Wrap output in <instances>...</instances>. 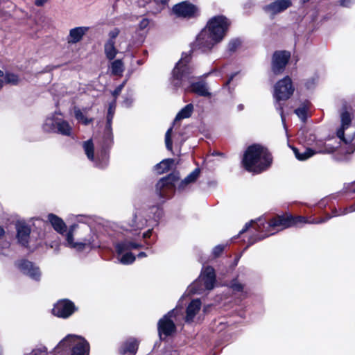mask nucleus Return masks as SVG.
<instances>
[{
    "mask_svg": "<svg viewBox=\"0 0 355 355\" xmlns=\"http://www.w3.org/2000/svg\"><path fill=\"white\" fill-rule=\"evenodd\" d=\"M77 220L78 223L71 225L66 234V245L77 251L99 247L98 235L92 229L94 219L78 216Z\"/></svg>",
    "mask_w": 355,
    "mask_h": 355,
    "instance_id": "nucleus-1",
    "label": "nucleus"
},
{
    "mask_svg": "<svg viewBox=\"0 0 355 355\" xmlns=\"http://www.w3.org/2000/svg\"><path fill=\"white\" fill-rule=\"evenodd\" d=\"M190 55L182 53L181 59L173 71L172 84L175 88L182 87L186 92H193L199 96L209 97L207 84L205 82H193V69L189 65Z\"/></svg>",
    "mask_w": 355,
    "mask_h": 355,
    "instance_id": "nucleus-2",
    "label": "nucleus"
},
{
    "mask_svg": "<svg viewBox=\"0 0 355 355\" xmlns=\"http://www.w3.org/2000/svg\"><path fill=\"white\" fill-rule=\"evenodd\" d=\"M272 157L268 150L259 145H252L245 150L243 166L249 172L259 173L266 170L271 164Z\"/></svg>",
    "mask_w": 355,
    "mask_h": 355,
    "instance_id": "nucleus-3",
    "label": "nucleus"
},
{
    "mask_svg": "<svg viewBox=\"0 0 355 355\" xmlns=\"http://www.w3.org/2000/svg\"><path fill=\"white\" fill-rule=\"evenodd\" d=\"M71 349V355H89V344L82 336L69 334L65 336L54 349V353L56 355H63L67 354Z\"/></svg>",
    "mask_w": 355,
    "mask_h": 355,
    "instance_id": "nucleus-4",
    "label": "nucleus"
},
{
    "mask_svg": "<svg viewBox=\"0 0 355 355\" xmlns=\"http://www.w3.org/2000/svg\"><path fill=\"white\" fill-rule=\"evenodd\" d=\"M112 135L110 130L107 131V137L103 141L102 149L94 155V146L92 139L84 141L83 147L87 158L92 161L94 166L100 168L106 167L109 162V155L106 150L112 144Z\"/></svg>",
    "mask_w": 355,
    "mask_h": 355,
    "instance_id": "nucleus-5",
    "label": "nucleus"
},
{
    "mask_svg": "<svg viewBox=\"0 0 355 355\" xmlns=\"http://www.w3.org/2000/svg\"><path fill=\"white\" fill-rule=\"evenodd\" d=\"M338 114L340 126L337 129L336 135L345 144H347L351 138L350 137H345V132L351 128L352 120L354 117V110L353 106L347 101H343L338 110Z\"/></svg>",
    "mask_w": 355,
    "mask_h": 355,
    "instance_id": "nucleus-6",
    "label": "nucleus"
},
{
    "mask_svg": "<svg viewBox=\"0 0 355 355\" xmlns=\"http://www.w3.org/2000/svg\"><path fill=\"white\" fill-rule=\"evenodd\" d=\"M182 315V309L177 306L159 320L158 333L161 339H164L175 333L176 329L175 323H178Z\"/></svg>",
    "mask_w": 355,
    "mask_h": 355,
    "instance_id": "nucleus-7",
    "label": "nucleus"
},
{
    "mask_svg": "<svg viewBox=\"0 0 355 355\" xmlns=\"http://www.w3.org/2000/svg\"><path fill=\"white\" fill-rule=\"evenodd\" d=\"M216 284V275L213 268H203L200 277L190 286L189 290L193 293L201 294L205 291L214 288Z\"/></svg>",
    "mask_w": 355,
    "mask_h": 355,
    "instance_id": "nucleus-8",
    "label": "nucleus"
},
{
    "mask_svg": "<svg viewBox=\"0 0 355 355\" xmlns=\"http://www.w3.org/2000/svg\"><path fill=\"white\" fill-rule=\"evenodd\" d=\"M55 113L46 119L43 124V130L46 132H57L64 136H71L72 128L68 121Z\"/></svg>",
    "mask_w": 355,
    "mask_h": 355,
    "instance_id": "nucleus-9",
    "label": "nucleus"
},
{
    "mask_svg": "<svg viewBox=\"0 0 355 355\" xmlns=\"http://www.w3.org/2000/svg\"><path fill=\"white\" fill-rule=\"evenodd\" d=\"M141 247V245L128 240L117 243L115 248L118 254L119 261L123 265L132 263L135 261V257L130 251Z\"/></svg>",
    "mask_w": 355,
    "mask_h": 355,
    "instance_id": "nucleus-10",
    "label": "nucleus"
},
{
    "mask_svg": "<svg viewBox=\"0 0 355 355\" xmlns=\"http://www.w3.org/2000/svg\"><path fill=\"white\" fill-rule=\"evenodd\" d=\"M229 24L230 23L226 17L216 16L208 21L205 28L220 42L223 39Z\"/></svg>",
    "mask_w": 355,
    "mask_h": 355,
    "instance_id": "nucleus-11",
    "label": "nucleus"
},
{
    "mask_svg": "<svg viewBox=\"0 0 355 355\" xmlns=\"http://www.w3.org/2000/svg\"><path fill=\"white\" fill-rule=\"evenodd\" d=\"M218 42L204 28L197 35L196 40L192 43L191 48L193 51L199 50L202 52H205L211 49Z\"/></svg>",
    "mask_w": 355,
    "mask_h": 355,
    "instance_id": "nucleus-12",
    "label": "nucleus"
},
{
    "mask_svg": "<svg viewBox=\"0 0 355 355\" xmlns=\"http://www.w3.org/2000/svg\"><path fill=\"white\" fill-rule=\"evenodd\" d=\"M294 92L291 79L286 76L277 82L274 87V98L277 102L289 98Z\"/></svg>",
    "mask_w": 355,
    "mask_h": 355,
    "instance_id": "nucleus-13",
    "label": "nucleus"
},
{
    "mask_svg": "<svg viewBox=\"0 0 355 355\" xmlns=\"http://www.w3.org/2000/svg\"><path fill=\"white\" fill-rule=\"evenodd\" d=\"M173 14L180 18L191 19L199 15V8L189 1H182L173 6Z\"/></svg>",
    "mask_w": 355,
    "mask_h": 355,
    "instance_id": "nucleus-14",
    "label": "nucleus"
},
{
    "mask_svg": "<svg viewBox=\"0 0 355 355\" xmlns=\"http://www.w3.org/2000/svg\"><path fill=\"white\" fill-rule=\"evenodd\" d=\"M292 222L293 220L291 218L289 215L277 216L272 218L269 223L266 224L268 231L265 234V236H261L259 239H263L265 236L272 235L275 232H278L286 228L292 227Z\"/></svg>",
    "mask_w": 355,
    "mask_h": 355,
    "instance_id": "nucleus-15",
    "label": "nucleus"
},
{
    "mask_svg": "<svg viewBox=\"0 0 355 355\" xmlns=\"http://www.w3.org/2000/svg\"><path fill=\"white\" fill-rule=\"evenodd\" d=\"M179 179L178 173H171L167 177L161 179L156 184L159 195L163 198H168L174 190L175 182Z\"/></svg>",
    "mask_w": 355,
    "mask_h": 355,
    "instance_id": "nucleus-16",
    "label": "nucleus"
},
{
    "mask_svg": "<svg viewBox=\"0 0 355 355\" xmlns=\"http://www.w3.org/2000/svg\"><path fill=\"white\" fill-rule=\"evenodd\" d=\"M73 303L68 300L58 301L52 309L53 314L62 318H69L75 311Z\"/></svg>",
    "mask_w": 355,
    "mask_h": 355,
    "instance_id": "nucleus-17",
    "label": "nucleus"
},
{
    "mask_svg": "<svg viewBox=\"0 0 355 355\" xmlns=\"http://www.w3.org/2000/svg\"><path fill=\"white\" fill-rule=\"evenodd\" d=\"M289 52L277 51L273 54L272 61V69L274 73L278 74L282 72L290 58Z\"/></svg>",
    "mask_w": 355,
    "mask_h": 355,
    "instance_id": "nucleus-18",
    "label": "nucleus"
},
{
    "mask_svg": "<svg viewBox=\"0 0 355 355\" xmlns=\"http://www.w3.org/2000/svg\"><path fill=\"white\" fill-rule=\"evenodd\" d=\"M16 266L24 274L28 275L33 279H40L41 276L40 269L33 263L26 260H21L16 263Z\"/></svg>",
    "mask_w": 355,
    "mask_h": 355,
    "instance_id": "nucleus-19",
    "label": "nucleus"
},
{
    "mask_svg": "<svg viewBox=\"0 0 355 355\" xmlns=\"http://www.w3.org/2000/svg\"><path fill=\"white\" fill-rule=\"evenodd\" d=\"M201 302L198 299L193 300L189 304L187 307L186 315L184 318L186 322L191 323L200 319L199 314L201 309Z\"/></svg>",
    "mask_w": 355,
    "mask_h": 355,
    "instance_id": "nucleus-20",
    "label": "nucleus"
},
{
    "mask_svg": "<svg viewBox=\"0 0 355 355\" xmlns=\"http://www.w3.org/2000/svg\"><path fill=\"white\" fill-rule=\"evenodd\" d=\"M291 6L290 0H277L265 7V11L270 15H275L286 10Z\"/></svg>",
    "mask_w": 355,
    "mask_h": 355,
    "instance_id": "nucleus-21",
    "label": "nucleus"
},
{
    "mask_svg": "<svg viewBox=\"0 0 355 355\" xmlns=\"http://www.w3.org/2000/svg\"><path fill=\"white\" fill-rule=\"evenodd\" d=\"M168 0H138L137 3L139 6L145 7L148 6V11L153 14L159 12L167 3Z\"/></svg>",
    "mask_w": 355,
    "mask_h": 355,
    "instance_id": "nucleus-22",
    "label": "nucleus"
},
{
    "mask_svg": "<svg viewBox=\"0 0 355 355\" xmlns=\"http://www.w3.org/2000/svg\"><path fill=\"white\" fill-rule=\"evenodd\" d=\"M89 28L86 26H79L71 28L67 36V42L69 44H76L80 42L83 36L88 31Z\"/></svg>",
    "mask_w": 355,
    "mask_h": 355,
    "instance_id": "nucleus-23",
    "label": "nucleus"
},
{
    "mask_svg": "<svg viewBox=\"0 0 355 355\" xmlns=\"http://www.w3.org/2000/svg\"><path fill=\"white\" fill-rule=\"evenodd\" d=\"M17 237L19 243H21L22 245H26L28 242L29 236L31 233V230L29 227L24 223H19L17 225Z\"/></svg>",
    "mask_w": 355,
    "mask_h": 355,
    "instance_id": "nucleus-24",
    "label": "nucleus"
},
{
    "mask_svg": "<svg viewBox=\"0 0 355 355\" xmlns=\"http://www.w3.org/2000/svg\"><path fill=\"white\" fill-rule=\"evenodd\" d=\"M148 220L144 218V215L141 213L136 214L132 219V223L129 225V227H125L127 231L137 232L143 229L147 224Z\"/></svg>",
    "mask_w": 355,
    "mask_h": 355,
    "instance_id": "nucleus-25",
    "label": "nucleus"
},
{
    "mask_svg": "<svg viewBox=\"0 0 355 355\" xmlns=\"http://www.w3.org/2000/svg\"><path fill=\"white\" fill-rule=\"evenodd\" d=\"M138 348V342L134 338L128 339L123 344L121 352L123 355H135Z\"/></svg>",
    "mask_w": 355,
    "mask_h": 355,
    "instance_id": "nucleus-26",
    "label": "nucleus"
},
{
    "mask_svg": "<svg viewBox=\"0 0 355 355\" xmlns=\"http://www.w3.org/2000/svg\"><path fill=\"white\" fill-rule=\"evenodd\" d=\"M48 220L54 230L58 233L63 234L66 231V225L60 218L53 214H50L48 216Z\"/></svg>",
    "mask_w": 355,
    "mask_h": 355,
    "instance_id": "nucleus-27",
    "label": "nucleus"
},
{
    "mask_svg": "<svg viewBox=\"0 0 355 355\" xmlns=\"http://www.w3.org/2000/svg\"><path fill=\"white\" fill-rule=\"evenodd\" d=\"M337 147L331 145V144H327L322 141H318L315 143L313 151L315 154H329L334 152Z\"/></svg>",
    "mask_w": 355,
    "mask_h": 355,
    "instance_id": "nucleus-28",
    "label": "nucleus"
},
{
    "mask_svg": "<svg viewBox=\"0 0 355 355\" xmlns=\"http://www.w3.org/2000/svg\"><path fill=\"white\" fill-rule=\"evenodd\" d=\"M104 53L108 60H114L118 53V50L115 46V42L111 40H107L104 44Z\"/></svg>",
    "mask_w": 355,
    "mask_h": 355,
    "instance_id": "nucleus-29",
    "label": "nucleus"
},
{
    "mask_svg": "<svg viewBox=\"0 0 355 355\" xmlns=\"http://www.w3.org/2000/svg\"><path fill=\"white\" fill-rule=\"evenodd\" d=\"M200 169L196 168L190 174H189L179 184L178 189H184L189 184L193 183L200 175Z\"/></svg>",
    "mask_w": 355,
    "mask_h": 355,
    "instance_id": "nucleus-30",
    "label": "nucleus"
},
{
    "mask_svg": "<svg viewBox=\"0 0 355 355\" xmlns=\"http://www.w3.org/2000/svg\"><path fill=\"white\" fill-rule=\"evenodd\" d=\"M289 216L293 220V222H292V226L296 225L298 223H315V224L322 223L326 222L327 220H328L329 219H330L331 218V216H327L325 218H321L320 219L308 221L306 219V218H304L303 216L293 217L291 215H289Z\"/></svg>",
    "mask_w": 355,
    "mask_h": 355,
    "instance_id": "nucleus-31",
    "label": "nucleus"
},
{
    "mask_svg": "<svg viewBox=\"0 0 355 355\" xmlns=\"http://www.w3.org/2000/svg\"><path fill=\"white\" fill-rule=\"evenodd\" d=\"M112 75L121 76L124 71V64L121 60H115L110 63L109 67Z\"/></svg>",
    "mask_w": 355,
    "mask_h": 355,
    "instance_id": "nucleus-32",
    "label": "nucleus"
},
{
    "mask_svg": "<svg viewBox=\"0 0 355 355\" xmlns=\"http://www.w3.org/2000/svg\"><path fill=\"white\" fill-rule=\"evenodd\" d=\"M173 163L174 159H164L155 166V170L159 174L164 173L170 169Z\"/></svg>",
    "mask_w": 355,
    "mask_h": 355,
    "instance_id": "nucleus-33",
    "label": "nucleus"
},
{
    "mask_svg": "<svg viewBox=\"0 0 355 355\" xmlns=\"http://www.w3.org/2000/svg\"><path fill=\"white\" fill-rule=\"evenodd\" d=\"M293 152L295 157L300 161H304L315 155V152L312 148H306L300 152L298 149L294 148Z\"/></svg>",
    "mask_w": 355,
    "mask_h": 355,
    "instance_id": "nucleus-34",
    "label": "nucleus"
},
{
    "mask_svg": "<svg viewBox=\"0 0 355 355\" xmlns=\"http://www.w3.org/2000/svg\"><path fill=\"white\" fill-rule=\"evenodd\" d=\"M193 107L191 104L187 105L177 114L175 121H179L183 119L189 118L193 112Z\"/></svg>",
    "mask_w": 355,
    "mask_h": 355,
    "instance_id": "nucleus-35",
    "label": "nucleus"
},
{
    "mask_svg": "<svg viewBox=\"0 0 355 355\" xmlns=\"http://www.w3.org/2000/svg\"><path fill=\"white\" fill-rule=\"evenodd\" d=\"M252 225H254V228L256 230L261 232H263V229L265 228V223L262 219L259 218L258 219V222L255 223L254 221L252 220L251 222L246 223L243 230L240 231V234H243V232H246Z\"/></svg>",
    "mask_w": 355,
    "mask_h": 355,
    "instance_id": "nucleus-36",
    "label": "nucleus"
},
{
    "mask_svg": "<svg viewBox=\"0 0 355 355\" xmlns=\"http://www.w3.org/2000/svg\"><path fill=\"white\" fill-rule=\"evenodd\" d=\"M74 114L76 119L85 125L89 124L92 120L87 119L78 108H75Z\"/></svg>",
    "mask_w": 355,
    "mask_h": 355,
    "instance_id": "nucleus-37",
    "label": "nucleus"
},
{
    "mask_svg": "<svg viewBox=\"0 0 355 355\" xmlns=\"http://www.w3.org/2000/svg\"><path fill=\"white\" fill-rule=\"evenodd\" d=\"M5 78L6 83L11 85H17L20 81V79L18 77V76H17L15 73H7L5 74Z\"/></svg>",
    "mask_w": 355,
    "mask_h": 355,
    "instance_id": "nucleus-38",
    "label": "nucleus"
},
{
    "mask_svg": "<svg viewBox=\"0 0 355 355\" xmlns=\"http://www.w3.org/2000/svg\"><path fill=\"white\" fill-rule=\"evenodd\" d=\"M116 107V102L115 101L110 104L108 112H107V125L109 128L111 125V122L114 116V111Z\"/></svg>",
    "mask_w": 355,
    "mask_h": 355,
    "instance_id": "nucleus-39",
    "label": "nucleus"
},
{
    "mask_svg": "<svg viewBox=\"0 0 355 355\" xmlns=\"http://www.w3.org/2000/svg\"><path fill=\"white\" fill-rule=\"evenodd\" d=\"M353 211H355V204L353 205H351L348 207H346L343 209H340V211L338 212L337 210H335L334 211V215L333 216H340V215H345L347 213H350V212H353Z\"/></svg>",
    "mask_w": 355,
    "mask_h": 355,
    "instance_id": "nucleus-40",
    "label": "nucleus"
},
{
    "mask_svg": "<svg viewBox=\"0 0 355 355\" xmlns=\"http://www.w3.org/2000/svg\"><path fill=\"white\" fill-rule=\"evenodd\" d=\"M172 127H171L166 132L165 135V144L166 147L168 150H172V140L171 138V132H172Z\"/></svg>",
    "mask_w": 355,
    "mask_h": 355,
    "instance_id": "nucleus-41",
    "label": "nucleus"
},
{
    "mask_svg": "<svg viewBox=\"0 0 355 355\" xmlns=\"http://www.w3.org/2000/svg\"><path fill=\"white\" fill-rule=\"evenodd\" d=\"M295 114L300 119L304 121L306 117V110L305 107H300L295 110Z\"/></svg>",
    "mask_w": 355,
    "mask_h": 355,
    "instance_id": "nucleus-42",
    "label": "nucleus"
},
{
    "mask_svg": "<svg viewBox=\"0 0 355 355\" xmlns=\"http://www.w3.org/2000/svg\"><path fill=\"white\" fill-rule=\"evenodd\" d=\"M120 33L119 29L114 28L113 30L109 32V39L107 40H111L113 42H115V39L117 37Z\"/></svg>",
    "mask_w": 355,
    "mask_h": 355,
    "instance_id": "nucleus-43",
    "label": "nucleus"
},
{
    "mask_svg": "<svg viewBox=\"0 0 355 355\" xmlns=\"http://www.w3.org/2000/svg\"><path fill=\"white\" fill-rule=\"evenodd\" d=\"M231 288L235 291H241L243 286L237 280H234L231 284Z\"/></svg>",
    "mask_w": 355,
    "mask_h": 355,
    "instance_id": "nucleus-44",
    "label": "nucleus"
},
{
    "mask_svg": "<svg viewBox=\"0 0 355 355\" xmlns=\"http://www.w3.org/2000/svg\"><path fill=\"white\" fill-rule=\"evenodd\" d=\"M126 80L123 81L120 85H119L112 92V95L116 98L117 97L121 92L122 91L123 88L124 87L125 85Z\"/></svg>",
    "mask_w": 355,
    "mask_h": 355,
    "instance_id": "nucleus-45",
    "label": "nucleus"
},
{
    "mask_svg": "<svg viewBox=\"0 0 355 355\" xmlns=\"http://www.w3.org/2000/svg\"><path fill=\"white\" fill-rule=\"evenodd\" d=\"M29 355H47V352L46 349L43 347L33 349Z\"/></svg>",
    "mask_w": 355,
    "mask_h": 355,
    "instance_id": "nucleus-46",
    "label": "nucleus"
},
{
    "mask_svg": "<svg viewBox=\"0 0 355 355\" xmlns=\"http://www.w3.org/2000/svg\"><path fill=\"white\" fill-rule=\"evenodd\" d=\"M223 250H224V246L222 245H218L213 249V254L216 257H217L221 254V252L223 251Z\"/></svg>",
    "mask_w": 355,
    "mask_h": 355,
    "instance_id": "nucleus-47",
    "label": "nucleus"
},
{
    "mask_svg": "<svg viewBox=\"0 0 355 355\" xmlns=\"http://www.w3.org/2000/svg\"><path fill=\"white\" fill-rule=\"evenodd\" d=\"M149 24V21L148 19L146 18H144L141 19V21L139 22V28L141 29V30H143L144 28H146Z\"/></svg>",
    "mask_w": 355,
    "mask_h": 355,
    "instance_id": "nucleus-48",
    "label": "nucleus"
},
{
    "mask_svg": "<svg viewBox=\"0 0 355 355\" xmlns=\"http://www.w3.org/2000/svg\"><path fill=\"white\" fill-rule=\"evenodd\" d=\"M275 106H276L277 110H279L282 123H283L284 125H285V117L284 116L282 107L280 103H278L277 104H276Z\"/></svg>",
    "mask_w": 355,
    "mask_h": 355,
    "instance_id": "nucleus-49",
    "label": "nucleus"
},
{
    "mask_svg": "<svg viewBox=\"0 0 355 355\" xmlns=\"http://www.w3.org/2000/svg\"><path fill=\"white\" fill-rule=\"evenodd\" d=\"M239 44V40H234L230 43L229 48L231 51H234Z\"/></svg>",
    "mask_w": 355,
    "mask_h": 355,
    "instance_id": "nucleus-50",
    "label": "nucleus"
},
{
    "mask_svg": "<svg viewBox=\"0 0 355 355\" xmlns=\"http://www.w3.org/2000/svg\"><path fill=\"white\" fill-rule=\"evenodd\" d=\"M355 2V0H341L340 4L345 7H349Z\"/></svg>",
    "mask_w": 355,
    "mask_h": 355,
    "instance_id": "nucleus-51",
    "label": "nucleus"
},
{
    "mask_svg": "<svg viewBox=\"0 0 355 355\" xmlns=\"http://www.w3.org/2000/svg\"><path fill=\"white\" fill-rule=\"evenodd\" d=\"M6 83L5 74L0 70V89L2 88L3 83Z\"/></svg>",
    "mask_w": 355,
    "mask_h": 355,
    "instance_id": "nucleus-52",
    "label": "nucleus"
},
{
    "mask_svg": "<svg viewBox=\"0 0 355 355\" xmlns=\"http://www.w3.org/2000/svg\"><path fill=\"white\" fill-rule=\"evenodd\" d=\"M132 102H133L132 98H125L123 101V104L125 107H130L131 105V104L132 103Z\"/></svg>",
    "mask_w": 355,
    "mask_h": 355,
    "instance_id": "nucleus-53",
    "label": "nucleus"
},
{
    "mask_svg": "<svg viewBox=\"0 0 355 355\" xmlns=\"http://www.w3.org/2000/svg\"><path fill=\"white\" fill-rule=\"evenodd\" d=\"M49 0H35V4L37 6H42L44 5Z\"/></svg>",
    "mask_w": 355,
    "mask_h": 355,
    "instance_id": "nucleus-54",
    "label": "nucleus"
},
{
    "mask_svg": "<svg viewBox=\"0 0 355 355\" xmlns=\"http://www.w3.org/2000/svg\"><path fill=\"white\" fill-rule=\"evenodd\" d=\"M151 232H152L151 230H148L147 232L144 233L143 237L144 239L150 237L151 235Z\"/></svg>",
    "mask_w": 355,
    "mask_h": 355,
    "instance_id": "nucleus-55",
    "label": "nucleus"
},
{
    "mask_svg": "<svg viewBox=\"0 0 355 355\" xmlns=\"http://www.w3.org/2000/svg\"><path fill=\"white\" fill-rule=\"evenodd\" d=\"M355 150V146L354 144H351L349 146V149L347 150L348 153H352Z\"/></svg>",
    "mask_w": 355,
    "mask_h": 355,
    "instance_id": "nucleus-56",
    "label": "nucleus"
},
{
    "mask_svg": "<svg viewBox=\"0 0 355 355\" xmlns=\"http://www.w3.org/2000/svg\"><path fill=\"white\" fill-rule=\"evenodd\" d=\"M146 257V254L145 252H140L138 254V257L139 258H143V257Z\"/></svg>",
    "mask_w": 355,
    "mask_h": 355,
    "instance_id": "nucleus-57",
    "label": "nucleus"
},
{
    "mask_svg": "<svg viewBox=\"0 0 355 355\" xmlns=\"http://www.w3.org/2000/svg\"><path fill=\"white\" fill-rule=\"evenodd\" d=\"M4 230L1 227H0V238L4 234Z\"/></svg>",
    "mask_w": 355,
    "mask_h": 355,
    "instance_id": "nucleus-58",
    "label": "nucleus"
},
{
    "mask_svg": "<svg viewBox=\"0 0 355 355\" xmlns=\"http://www.w3.org/2000/svg\"><path fill=\"white\" fill-rule=\"evenodd\" d=\"M238 108H239V110H242V109H243V105H239L238 106Z\"/></svg>",
    "mask_w": 355,
    "mask_h": 355,
    "instance_id": "nucleus-59",
    "label": "nucleus"
},
{
    "mask_svg": "<svg viewBox=\"0 0 355 355\" xmlns=\"http://www.w3.org/2000/svg\"><path fill=\"white\" fill-rule=\"evenodd\" d=\"M232 78H233V77L232 76V77L228 80V81H227V84L230 83V82L232 80Z\"/></svg>",
    "mask_w": 355,
    "mask_h": 355,
    "instance_id": "nucleus-60",
    "label": "nucleus"
},
{
    "mask_svg": "<svg viewBox=\"0 0 355 355\" xmlns=\"http://www.w3.org/2000/svg\"><path fill=\"white\" fill-rule=\"evenodd\" d=\"M353 191H354V192H355V188H354V189H353Z\"/></svg>",
    "mask_w": 355,
    "mask_h": 355,
    "instance_id": "nucleus-61",
    "label": "nucleus"
}]
</instances>
